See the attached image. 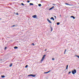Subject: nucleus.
<instances>
[{"label": "nucleus", "instance_id": "4468645a", "mask_svg": "<svg viewBox=\"0 0 79 79\" xmlns=\"http://www.w3.org/2000/svg\"><path fill=\"white\" fill-rule=\"evenodd\" d=\"M65 5H69V4L68 3H65Z\"/></svg>", "mask_w": 79, "mask_h": 79}, {"label": "nucleus", "instance_id": "c9c22d12", "mask_svg": "<svg viewBox=\"0 0 79 79\" xmlns=\"http://www.w3.org/2000/svg\"><path fill=\"white\" fill-rule=\"evenodd\" d=\"M1 19L0 18V20Z\"/></svg>", "mask_w": 79, "mask_h": 79}, {"label": "nucleus", "instance_id": "dca6fc26", "mask_svg": "<svg viewBox=\"0 0 79 79\" xmlns=\"http://www.w3.org/2000/svg\"><path fill=\"white\" fill-rule=\"evenodd\" d=\"M11 66H12V64H11L10 65V67H11Z\"/></svg>", "mask_w": 79, "mask_h": 79}, {"label": "nucleus", "instance_id": "cd10ccee", "mask_svg": "<svg viewBox=\"0 0 79 79\" xmlns=\"http://www.w3.org/2000/svg\"><path fill=\"white\" fill-rule=\"evenodd\" d=\"M71 72H69V74L71 73Z\"/></svg>", "mask_w": 79, "mask_h": 79}, {"label": "nucleus", "instance_id": "7ed1b4c3", "mask_svg": "<svg viewBox=\"0 0 79 79\" xmlns=\"http://www.w3.org/2000/svg\"><path fill=\"white\" fill-rule=\"evenodd\" d=\"M32 18H37V16L36 15H35L32 16Z\"/></svg>", "mask_w": 79, "mask_h": 79}, {"label": "nucleus", "instance_id": "2eb2a0df", "mask_svg": "<svg viewBox=\"0 0 79 79\" xmlns=\"http://www.w3.org/2000/svg\"><path fill=\"white\" fill-rule=\"evenodd\" d=\"M22 5H23V6H24V4H23V3H21Z\"/></svg>", "mask_w": 79, "mask_h": 79}, {"label": "nucleus", "instance_id": "39448f33", "mask_svg": "<svg viewBox=\"0 0 79 79\" xmlns=\"http://www.w3.org/2000/svg\"><path fill=\"white\" fill-rule=\"evenodd\" d=\"M54 8V6H53L52 7L49 9V10H52V9H53V8Z\"/></svg>", "mask_w": 79, "mask_h": 79}, {"label": "nucleus", "instance_id": "aec40b11", "mask_svg": "<svg viewBox=\"0 0 79 79\" xmlns=\"http://www.w3.org/2000/svg\"><path fill=\"white\" fill-rule=\"evenodd\" d=\"M51 27V31H53V28H52V27Z\"/></svg>", "mask_w": 79, "mask_h": 79}, {"label": "nucleus", "instance_id": "5701e85b", "mask_svg": "<svg viewBox=\"0 0 79 79\" xmlns=\"http://www.w3.org/2000/svg\"><path fill=\"white\" fill-rule=\"evenodd\" d=\"M7 48L6 47H5V48H4L5 50H6V49Z\"/></svg>", "mask_w": 79, "mask_h": 79}, {"label": "nucleus", "instance_id": "ddd939ff", "mask_svg": "<svg viewBox=\"0 0 79 79\" xmlns=\"http://www.w3.org/2000/svg\"><path fill=\"white\" fill-rule=\"evenodd\" d=\"M48 22H49V23H51V24L52 23V22H51V21H50V20H49V21H48Z\"/></svg>", "mask_w": 79, "mask_h": 79}, {"label": "nucleus", "instance_id": "473e14b6", "mask_svg": "<svg viewBox=\"0 0 79 79\" xmlns=\"http://www.w3.org/2000/svg\"><path fill=\"white\" fill-rule=\"evenodd\" d=\"M32 45H34V43H32Z\"/></svg>", "mask_w": 79, "mask_h": 79}, {"label": "nucleus", "instance_id": "f03ea898", "mask_svg": "<svg viewBox=\"0 0 79 79\" xmlns=\"http://www.w3.org/2000/svg\"><path fill=\"white\" fill-rule=\"evenodd\" d=\"M72 73L73 74H75V73H76V70H74L72 71Z\"/></svg>", "mask_w": 79, "mask_h": 79}, {"label": "nucleus", "instance_id": "2f4dec72", "mask_svg": "<svg viewBox=\"0 0 79 79\" xmlns=\"http://www.w3.org/2000/svg\"><path fill=\"white\" fill-rule=\"evenodd\" d=\"M28 76H31V74L30 75H28Z\"/></svg>", "mask_w": 79, "mask_h": 79}, {"label": "nucleus", "instance_id": "6ab92c4d", "mask_svg": "<svg viewBox=\"0 0 79 79\" xmlns=\"http://www.w3.org/2000/svg\"><path fill=\"white\" fill-rule=\"evenodd\" d=\"M66 49L65 50L64 54H65V53H66Z\"/></svg>", "mask_w": 79, "mask_h": 79}, {"label": "nucleus", "instance_id": "bb28decb", "mask_svg": "<svg viewBox=\"0 0 79 79\" xmlns=\"http://www.w3.org/2000/svg\"><path fill=\"white\" fill-rule=\"evenodd\" d=\"M44 73L45 74V73H48V72H44Z\"/></svg>", "mask_w": 79, "mask_h": 79}, {"label": "nucleus", "instance_id": "a878e982", "mask_svg": "<svg viewBox=\"0 0 79 79\" xmlns=\"http://www.w3.org/2000/svg\"><path fill=\"white\" fill-rule=\"evenodd\" d=\"M15 25H13L12 26V27H15Z\"/></svg>", "mask_w": 79, "mask_h": 79}, {"label": "nucleus", "instance_id": "a211bd4d", "mask_svg": "<svg viewBox=\"0 0 79 79\" xmlns=\"http://www.w3.org/2000/svg\"><path fill=\"white\" fill-rule=\"evenodd\" d=\"M28 66V65H27L25 67V68H27V67Z\"/></svg>", "mask_w": 79, "mask_h": 79}, {"label": "nucleus", "instance_id": "20e7f679", "mask_svg": "<svg viewBox=\"0 0 79 79\" xmlns=\"http://www.w3.org/2000/svg\"><path fill=\"white\" fill-rule=\"evenodd\" d=\"M30 76L32 77H35V75H33L32 74H30Z\"/></svg>", "mask_w": 79, "mask_h": 79}, {"label": "nucleus", "instance_id": "4be33fe9", "mask_svg": "<svg viewBox=\"0 0 79 79\" xmlns=\"http://www.w3.org/2000/svg\"><path fill=\"white\" fill-rule=\"evenodd\" d=\"M52 5L55 6V5H56V4H52Z\"/></svg>", "mask_w": 79, "mask_h": 79}, {"label": "nucleus", "instance_id": "423d86ee", "mask_svg": "<svg viewBox=\"0 0 79 79\" xmlns=\"http://www.w3.org/2000/svg\"><path fill=\"white\" fill-rule=\"evenodd\" d=\"M50 19H52L53 21H54L55 20L54 18H53V17H51Z\"/></svg>", "mask_w": 79, "mask_h": 79}, {"label": "nucleus", "instance_id": "b1692460", "mask_svg": "<svg viewBox=\"0 0 79 79\" xmlns=\"http://www.w3.org/2000/svg\"><path fill=\"white\" fill-rule=\"evenodd\" d=\"M52 60H55V58H52Z\"/></svg>", "mask_w": 79, "mask_h": 79}, {"label": "nucleus", "instance_id": "f257e3e1", "mask_svg": "<svg viewBox=\"0 0 79 79\" xmlns=\"http://www.w3.org/2000/svg\"><path fill=\"white\" fill-rule=\"evenodd\" d=\"M45 56H46V55H44L43 56L42 59L40 61H44V59H45Z\"/></svg>", "mask_w": 79, "mask_h": 79}, {"label": "nucleus", "instance_id": "9d476101", "mask_svg": "<svg viewBox=\"0 0 79 79\" xmlns=\"http://www.w3.org/2000/svg\"><path fill=\"white\" fill-rule=\"evenodd\" d=\"M34 5V4L32 3H30V5Z\"/></svg>", "mask_w": 79, "mask_h": 79}, {"label": "nucleus", "instance_id": "393cba45", "mask_svg": "<svg viewBox=\"0 0 79 79\" xmlns=\"http://www.w3.org/2000/svg\"><path fill=\"white\" fill-rule=\"evenodd\" d=\"M54 17H55V19H56V16H54Z\"/></svg>", "mask_w": 79, "mask_h": 79}, {"label": "nucleus", "instance_id": "c756f323", "mask_svg": "<svg viewBox=\"0 0 79 79\" xmlns=\"http://www.w3.org/2000/svg\"><path fill=\"white\" fill-rule=\"evenodd\" d=\"M50 71L51 70H50L48 72V73H49V72H50Z\"/></svg>", "mask_w": 79, "mask_h": 79}, {"label": "nucleus", "instance_id": "f704fd0d", "mask_svg": "<svg viewBox=\"0 0 79 79\" xmlns=\"http://www.w3.org/2000/svg\"><path fill=\"white\" fill-rule=\"evenodd\" d=\"M60 17H61V15H60Z\"/></svg>", "mask_w": 79, "mask_h": 79}, {"label": "nucleus", "instance_id": "6e6552de", "mask_svg": "<svg viewBox=\"0 0 79 79\" xmlns=\"http://www.w3.org/2000/svg\"><path fill=\"white\" fill-rule=\"evenodd\" d=\"M71 18H73V19H75V18L74 16H71Z\"/></svg>", "mask_w": 79, "mask_h": 79}, {"label": "nucleus", "instance_id": "f3484780", "mask_svg": "<svg viewBox=\"0 0 79 79\" xmlns=\"http://www.w3.org/2000/svg\"><path fill=\"white\" fill-rule=\"evenodd\" d=\"M38 6H41V4H39L38 5Z\"/></svg>", "mask_w": 79, "mask_h": 79}, {"label": "nucleus", "instance_id": "e433bc0d", "mask_svg": "<svg viewBox=\"0 0 79 79\" xmlns=\"http://www.w3.org/2000/svg\"><path fill=\"white\" fill-rule=\"evenodd\" d=\"M1 73H0V74Z\"/></svg>", "mask_w": 79, "mask_h": 79}, {"label": "nucleus", "instance_id": "c85d7f7f", "mask_svg": "<svg viewBox=\"0 0 79 79\" xmlns=\"http://www.w3.org/2000/svg\"><path fill=\"white\" fill-rule=\"evenodd\" d=\"M49 20V19H47V21H48Z\"/></svg>", "mask_w": 79, "mask_h": 79}, {"label": "nucleus", "instance_id": "0eeeda50", "mask_svg": "<svg viewBox=\"0 0 79 79\" xmlns=\"http://www.w3.org/2000/svg\"><path fill=\"white\" fill-rule=\"evenodd\" d=\"M1 77L2 78H4V77H5V76L4 75H2Z\"/></svg>", "mask_w": 79, "mask_h": 79}, {"label": "nucleus", "instance_id": "1a4fd4ad", "mask_svg": "<svg viewBox=\"0 0 79 79\" xmlns=\"http://www.w3.org/2000/svg\"><path fill=\"white\" fill-rule=\"evenodd\" d=\"M15 49H17V48H18V47L16 46H15L14 47Z\"/></svg>", "mask_w": 79, "mask_h": 79}, {"label": "nucleus", "instance_id": "7c9ffc66", "mask_svg": "<svg viewBox=\"0 0 79 79\" xmlns=\"http://www.w3.org/2000/svg\"><path fill=\"white\" fill-rule=\"evenodd\" d=\"M16 15H19V14H18V13H16Z\"/></svg>", "mask_w": 79, "mask_h": 79}, {"label": "nucleus", "instance_id": "412c9836", "mask_svg": "<svg viewBox=\"0 0 79 79\" xmlns=\"http://www.w3.org/2000/svg\"><path fill=\"white\" fill-rule=\"evenodd\" d=\"M27 3H29V2H30V1H27Z\"/></svg>", "mask_w": 79, "mask_h": 79}, {"label": "nucleus", "instance_id": "72a5a7b5", "mask_svg": "<svg viewBox=\"0 0 79 79\" xmlns=\"http://www.w3.org/2000/svg\"><path fill=\"white\" fill-rule=\"evenodd\" d=\"M45 51H47V49H45Z\"/></svg>", "mask_w": 79, "mask_h": 79}, {"label": "nucleus", "instance_id": "f8f14e48", "mask_svg": "<svg viewBox=\"0 0 79 79\" xmlns=\"http://www.w3.org/2000/svg\"><path fill=\"white\" fill-rule=\"evenodd\" d=\"M60 24V23L59 22H58L57 23V25H59V24Z\"/></svg>", "mask_w": 79, "mask_h": 79}, {"label": "nucleus", "instance_id": "9b49d317", "mask_svg": "<svg viewBox=\"0 0 79 79\" xmlns=\"http://www.w3.org/2000/svg\"><path fill=\"white\" fill-rule=\"evenodd\" d=\"M68 65H67L66 68V69H68Z\"/></svg>", "mask_w": 79, "mask_h": 79}]
</instances>
